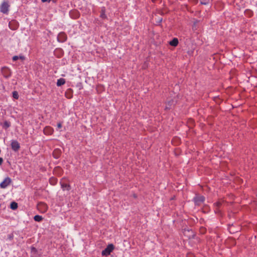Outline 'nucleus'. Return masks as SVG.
Instances as JSON below:
<instances>
[{"label": "nucleus", "mask_w": 257, "mask_h": 257, "mask_svg": "<svg viewBox=\"0 0 257 257\" xmlns=\"http://www.w3.org/2000/svg\"><path fill=\"white\" fill-rule=\"evenodd\" d=\"M178 40L177 38H174L172 41H171L169 43L170 45L176 47L178 44Z\"/></svg>", "instance_id": "9d476101"}, {"label": "nucleus", "mask_w": 257, "mask_h": 257, "mask_svg": "<svg viewBox=\"0 0 257 257\" xmlns=\"http://www.w3.org/2000/svg\"><path fill=\"white\" fill-rule=\"evenodd\" d=\"M61 51V49L56 50V51H55V53H56V52H58V51Z\"/></svg>", "instance_id": "c756f323"}, {"label": "nucleus", "mask_w": 257, "mask_h": 257, "mask_svg": "<svg viewBox=\"0 0 257 257\" xmlns=\"http://www.w3.org/2000/svg\"><path fill=\"white\" fill-rule=\"evenodd\" d=\"M204 231V228L201 229V232L203 233Z\"/></svg>", "instance_id": "7c9ffc66"}, {"label": "nucleus", "mask_w": 257, "mask_h": 257, "mask_svg": "<svg viewBox=\"0 0 257 257\" xmlns=\"http://www.w3.org/2000/svg\"><path fill=\"white\" fill-rule=\"evenodd\" d=\"M42 2H50L51 0H41Z\"/></svg>", "instance_id": "bb28decb"}, {"label": "nucleus", "mask_w": 257, "mask_h": 257, "mask_svg": "<svg viewBox=\"0 0 257 257\" xmlns=\"http://www.w3.org/2000/svg\"><path fill=\"white\" fill-rule=\"evenodd\" d=\"M173 101H172V102L169 101V102H168V105H169L170 106H171V105L172 103H173Z\"/></svg>", "instance_id": "cd10ccee"}, {"label": "nucleus", "mask_w": 257, "mask_h": 257, "mask_svg": "<svg viewBox=\"0 0 257 257\" xmlns=\"http://www.w3.org/2000/svg\"><path fill=\"white\" fill-rule=\"evenodd\" d=\"M5 69L7 70V68L6 67L3 68L2 71L3 72Z\"/></svg>", "instance_id": "c85d7f7f"}, {"label": "nucleus", "mask_w": 257, "mask_h": 257, "mask_svg": "<svg viewBox=\"0 0 257 257\" xmlns=\"http://www.w3.org/2000/svg\"><path fill=\"white\" fill-rule=\"evenodd\" d=\"M100 17L102 19H105L106 18V16L105 14L104 10H102L100 14Z\"/></svg>", "instance_id": "6ab92c4d"}, {"label": "nucleus", "mask_w": 257, "mask_h": 257, "mask_svg": "<svg viewBox=\"0 0 257 257\" xmlns=\"http://www.w3.org/2000/svg\"><path fill=\"white\" fill-rule=\"evenodd\" d=\"M245 13L246 15L251 17L252 15V12L249 10H246L245 11Z\"/></svg>", "instance_id": "a211bd4d"}, {"label": "nucleus", "mask_w": 257, "mask_h": 257, "mask_svg": "<svg viewBox=\"0 0 257 257\" xmlns=\"http://www.w3.org/2000/svg\"><path fill=\"white\" fill-rule=\"evenodd\" d=\"M37 208L42 212H45L47 210L48 207L46 204L43 202H40L38 203Z\"/></svg>", "instance_id": "423d86ee"}, {"label": "nucleus", "mask_w": 257, "mask_h": 257, "mask_svg": "<svg viewBox=\"0 0 257 257\" xmlns=\"http://www.w3.org/2000/svg\"><path fill=\"white\" fill-rule=\"evenodd\" d=\"M35 221L40 222L42 220L43 217L40 215H35L34 217Z\"/></svg>", "instance_id": "2eb2a0df"}, {"label": "nucleus", "mask_w": 257, "mask_h": 257, "mask_svg": "<svg viewBox=\"0 0 257 257\" xmlns=\"http://www.w3.org/2000/svg\"><path fill=\"white\" fill-rule=\"evenodd\" d=\"M61 187L63 190H69L70 189V186L66 183H62Z\"/></svg>", "instance_id": "4468645a"}, {"label": "nucleus", "mask_w": 257, "mask_h": 257, "mask_svg": "<svg viewBox=\"0 0 257 257\" xmlns=\"http://www.w3.org/2000/svg\"><path fill=\"white\" fill-rule=\"evenodd\" d=\"M65 83V80L64 79L60 78V79H58V80H57V85L58 86H60L64 84Z\"/></svg>", "instance_id": "f8f14e48"}, {"label": "nucleus", "mask_w": 257, "mask_h": 257, "mask_svg": "<svg viewBox=\"0 0 257 257\" xmlns=\"http://www.w3.org/2000/svg\"><path fill=\"white\" fill-rule=\"evenodd\" d=\"M67 36L64 32H60L57 36V40L58 42L63 43L67 40Z\"/></svg>", "instance_id": "20e7f679"}, {"label": "nucleus", "mask_w": 257, "mask_h": 257, "mask_svg": "<svg viewBox=\"0 0 257 257\" xmlns=\"http://www.w3.org/2000/svg\"><path fill=\"white\" fill-rule=\"evenodd\" d=\"M53 155L55 158H58L60 156V151L58 149L55 150Z\"/></svg>", "instance_id": "9b49d317"}, {"label": "nucleus", "mask_w": 257, "mask_h": 257, "mask_svg": "<svg viewBox=\"0 0 257 257\" xmlns=\"http://www.w3.org/2000/svg\"><path fill=\"white\" fill-rule=\"evenodd\" d=\"M187 257H194V256L193 254H192L191 253H189V254H188Z\"/></svg>", "instance_id": "393cba45"}, {"label": "nucleus", "mask_w": 257, "mask_h": 257, "mask_svg": "<svg viewBox=\"0 0 257 257\" xmlns=\"http://www.w3.org/2000/svg\"><path fill=\"white\" fill-rule=\"evenodd\" d=\"M201 4L202 5H207L209 3V0H200Z\"/></svg>", "instance_id": "412c9836"}, {"label": "nucleus", "mask_w": 257, "mask_h": 257, "mask_svg": "<svg viewBox=\"0 0 257 257\" xmlns=\"http://www.w3.org/2000/svg\"><path fill=\"white\" fill-rule=\"evenodd\" d=\"M19 59H21L22 60H23L24 59V57L23 56H15L13 57V60L14 61H16L17 60H18Z\"/></svg>", "instance_id": "f3484780"}, {"label": "nucleus", "mask_w": 257, "mask_h": 257, "mask_svg": "<svg viewBox=\"0 0 257 257\" xmlns=\"http://www.w3.org/2000/svg\"><path fill=\"white\" fill-rule=\"evenodd\" d=\"M9 27L10 29L12 30H16L18 28L19 24L16 21L13 20L10 22Z\"/></svg>", "instance_id": "39448f33"}, {"label": "nucleus", "mask_w": 257, "mask_h": 257, "mask_svg": "<svg viewBox=\"0 0 257 257\" xmlns=\"http://www.w3.org/2000/svg\"><path fill=\"white\" fill-rule=\"evenodd\" d=\"M57 127H58V128H61V127H62V124H61V122H59V123H58L57 124Z\"/></svg>", "instance_id": "b1692460"}, {"label": "nucleus", "mask_w": 257, "mask_h": 257, "mask_svg": "<svg viewBox=\"0 0 257 257\" xmlns=\"http://www.w3.org/2000/svg\"><path fill=\"white\" fill-rule=\"evenodd\" d=\"M11 126V123L8 121H5L3 124V128H4L5 129H7L8 128V127H9L10 126Z\"/></svg>", "instance_id": "ddd939ff"}, {"label": "nucleus", "mask_w": 257, "mask_h": 257, "mask_svg": "<svg viewBox=\"0 0 257 257\" xmlns=\"http://www.w3.org/2000/svg\"><path fill=\"white\" fill-rule=\"evenodd\" d=\"M12 182V180L9 177L6 178L0 184L1 188L5 189L7 188Z\"/></svg>", "instance_id": "7ed1b4c3"}, {"label": "nucleus", "mask_w": 257, "mask_h": 257, "mask_svg": "<svg viewBox=\"0 0 257 257\" xmlns=\"http://www.w3.org/2000/svg\"><path fill=\"white\" fill-rule=\"evenodd\" d=\"M50 182L52 185H54L56 182V180L55 178H51L50 180Z\"/></svg>", "instance_id": "4be33fe9"}, {"label": "nucleus", "mask_w": 257, "mask_h": 257, "mask_svg": "<svg viewBox=\"0 0 257 257\" xmlns=\"http://www.w3.org/2000/svg\"><path fill=\"white\" fill-rule=\"evenodd\" d=\"M11 208L13 210H15L18 208V204L15 202L11 203Z\"/></svg>", "instance_id": "dca6fc26"}, {"label": "nucleus", "mask_w": 257, "mask_h": 257, "mask_svg": "<svg viewBox=\"0 0 257 257\" xmlns=\"http://www.w3.org/2000/svg\"><path fill=\"white\" fill-rule=\"evenodd\" d=\"M53 128L49 126H46L43 130L44 134L46 135H52L53 133Z\"/></svg>", "instance_id": "6e6552de"}, {"label": "nucleus", "mask_w": 257, "mask_h": 257, "mask_svg": "<svg viewBox=\"0 0 257 257\" xmlns=\"http://www.w3.org/2000/svg\"><path fill=\"white\" fill-rule=\"evenodd\" d=\"M11 147L12 149L15 151H18L20 148V144L17 141H12Z\"/></svg>", "instance_id": "0eeeda50"}, {"label": "nucleus", "mask_w": 257, "mask_h": 257, "mask_svg": "<svg viewBox=\"0 0 257 257\" xmlns=\"http://www.w3.org/2000/svg\"><path fill=\"white\" fill-rule=\"evenodd\" d=\"M221 203L220 202H217L216 203H215V205L216 206V207H217V208H219L220 207V206H221Z\"/></svg>", "instance_id": "5701e85b"}, {"label": "nucleus", "mask_w": 257, "mask_h": 257, "mask_svg": "<svg viewBox=\"0 0 257 257\" xmlns=\"http://www.w3.org/2000/svg\"><path fill=\"white\" fill-rule=\"evenodd\" d=\"M205 197L202 196H197L194 198L195 204L199 205L200 203L204 201Z\"/></svg>", "instance_id": "1a4fd4ad"}, {"label": "nucleus", "mask_w": 257, "mask_h": 257, "mask_svg": "<svg viewBox=\"0 0 257 257\" xmlns=\"http://www.w3.org/2000/svg\"><path fill=\"white\" fill-rule=\"evenodd\" d=\"M13 96L15 99H18L19 98V94L18 93L17 91H14L13 92Z\"/></svg>", "instance_id": "aec40b11"}, {"label": "nucleus", "mask_w": 257, "mask_h": 257, "mask_svg": "<svg viewBox=\"0 0 257 257\" xmlns=\"http://www.w3.org/2000/svg\"><path fill=\"white\" fill-rule=\"evenodd\" d=\"M3 162V159L2 158H0V166L2 164Z\"/></svg>", "instance_id": "a878e982"}, {"label": "nucleus", "mask_w": 257, "mask_h": 257, "mask_svg": "<svg viewBox=\"0 0 257 257\" xmlns=\"http://www.w3.org/2000/svg\"><path fill=\"white\" fill-rule=\"evenodd\" d=\"M170 107H168V106H166V108L168 109V108H169Z\"/></svg>", "instance_id": "473e14b6"}, {"label": "nucleus", "mask_w": 257, "mask_h": 257, "mask_svg": "<svg viewBox=\"0 0 257 257\" xmlns=\"http://www.w3.org/2000/svg\"><path fill=\"white\" fill-rule=\"evenodd\" d=\"M10 5L8 2H4L1 6L0 11L3 14H8L9 11Z\"/></svg>", "instance_id": "f257e3e1"}, {"label": "nucleus", "mask_w": 257, "mask_h": 257, "mask_svg": "<svg viewBox=\"0 0 257 257\" xmlns=\"http://www.w3.org/2000/svg\"><path fill=\"white\" fill-rule=\"evenodd\" d=\"M114 249V246L112 244H110L107 245L106 248H105L102 251V255H108L110 254L111 252L112 251V250Z\"/></svg>", "instance_id": "f03ea898"}, {"label": "nucleus", "mask_w": 257, "mask_h": 257, "mask_svg": "<svg viewBox=\"0 0 257 257\" xmlns=\"http://www.w3.org/2000/svg\"><path fill=\"white\" fill-rule=\"evenodd\" d=\"M9 76V74H8L7 75H6V77H8Z\"/></svg>", "instance_id": "2f4dec72"}]
</instances>
